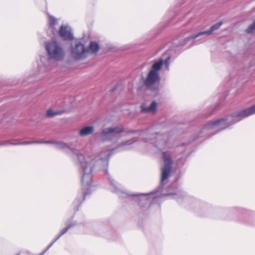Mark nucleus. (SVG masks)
Instances as JSON below:
<instances>
[{
  "instance_id": "obj_21",
  "label": "nucleus",
  "mask_w": 255,
  "mask_h": 255,
  "mask_svg": "<svg viewBox=\"0 0 255 255\" xmlns=\"http://www.w3.org/2000/svg\"><path fill=\"white\" fill-rule=\"evenodd\" d=\"M83 157H83V155L82 154H80V155H79V156H78V158H79V159H80L81 158H83Z\"/></svg>"
},
{
  "instance_id": "obj_11",
  "label": "nucleus",
  "mask_w": 255,
  "mask_h": 255,
  "mask_svg": "<svg viewBox=\"0 0 255 255\" xmlns=\"http://www.w3.org/2000/svg\"><path fill=\"white\" fill-rule=\"evenodd\" d=\"M164 61L163 59H160L159 60L155 61L151 67V69L149 71H152L155 73H159V71L162 68L163 65Z\"/></svg>"
},
{
  "instance_id": "obj_16",
  "label": "nucleus",
  "mask_w": 255,
  "mask_h": 255,
  "mask_svg": "<svg viewBox=\"0 0 255 255\" xmlns=\"http://www.w3.org/2000/svg\"><path fill=\"white\" fill-rule=\"evenodd\" d=\"M61 112H54L52 110H48L46 112V116L47 117H53L56 115L60 114Z\"/></svg>"
},
{
  "instance_id": "obj_3",
  "label": "nucleus",
  "mask_w": 255,
  "mask_h": 255,
  "mask_svg": "<svg viewBox=\"0 0 255 255\" xmlns=\"http://www.w3.org/2000/svg\"><path fill=\"white\" fill-rule=\"evenodd\" d=\"M46 49L50 58L57 60H61L64 57L65 53L60 44L52 40L46 44Z\"/></svg>"
},
{
  "instance_id": "obj_7",
  "label": "nucleus",
  "mask_w": 255,
  "mask_h": 255,
  "mask_svg": "<svg viewBox=\"0 0 255 255\" xmlns=\"http://www.w3.org/2000/svg\"><path fill=\"white\" fill-rule=\"evenodd\" d=\"M125 131L124 127L123 125H119L115 128H106L104 129L102 134L104 137H107L108 135L114 136L115 134H120Z\"/></svg>"
},
{
  "instance_id": "obj_20",
  "label": "nucleus",
  "mask_w": 255,
  "mask_h": 255,
  "mask_svg": "<svg viewBox=\"0 0 255 255\" xmlns=\"http://www.w3.org/2000/svg\"><path fill=\"white\" fill-rule=\"evenodd\" d=\"M135 132V131L132 130H127V131H126V132H127V133H133V132Z\"/></svg>"
},
{
  "instance_id": "obj_19",
  "label": "nucleus",
  "mask_w": 255,
  "mask_h": 255,
  "mask_svg": "<svg viewBox=\"0 0 255 255\" xmlns=\"http://www.w3.org/2000/svg\"><path fill=\"white\" fill-rule=\"evenodd\" d=\"M42 143V142H38V141H31V142H24V144H30V143Z\"/></svg>"
},
{
  "instance_id": "obj_5",
  "label": "nucleus",
  "mask_w": 255,
  "mask_h": 255,
  "mask_svg": "<svg viewBox=\"0 0 255 255\" xmlns=\"http://www.w3.org/2000/svg\"><path fill=\"white\" fill-rule=\"evenodd\" d=\"M160 80L159 73L149 71L144 80V85L147 89L150 90H156L158 88Z\"/></svg>"
},
{
  "instance_id": "obj_2",
  "label": "nucleus",
  "mask_w": 255,
  "mask_h": 255,
  "mask_svg": "<svg viewBox=\"0 0 255 255\" xmlns=\"http://www.w3.org/2000/svg\"><path fill=\"white\" fill-rule=\"evenodd\" d=\"M255 114V105L247 108L242 111H238L228 116L225 118L209 122L204 126V128L211 129L217 128H225L228 125H232L242 120L248 116Z\"/></svg>"
},
{
  "instance_id": "obj_1",
  "label": "nucleus",
  "mask_w": 255,
  "mask_h": 255,
  "mask_svg": "<svg viewBox=\"0 0 255 255\" xmlns=\"http://www.w3.org/2000/svg\"><path fill=\"white\" fill-rule=\"evenodd\" d=\"M81 164L83 169L84 174L81 179L82 191L78 193L73 202V210L76 212L79 210L87 195L91 193L92 171L91 164L87 161L81 162Z\"/></svg>"
},
{
  "instance_id": "obj_14",
  "label": "nucleus",
  "mask_w": 255,
  "mask_h": 255,
  "mask_svg": "<svg viewBox=\"0 0 255 255\" xmlns=\"http://www.w3.org/2000/svg\"><path fill=\"white\" fill-rule=\"evenodd\" d=\"M89 50L93 53L98 52L99 50L98 44L95 42H91L89 45Z\"/></svg>"
},
{
  "instance_id": "obj_10",
  "label": "nucleus",
  "mask_w": 255,
  "mask_h": 255,
  "mask_svg": "<svg viewBox=\"0 0 255 255\" xmlns=\"http://www.w3.org/2000/svg\"><path fill=\"white\" fill-rule=\"evenodd\" d=\"M140 108L143 113H152L154 114L156 111L157 103L155 101H153L149 107H146L145 104H142Z\"/></svg>"
},
{
  "instance_id": "obj_8",
  "label": "nucleus",
  "mask_w": 255,
  "mask_h": 255,
  "mask_svg": "<svg viewBox=\"0 0 255 255\" xmlns=\"http://www.w3.org/2000/svg\"><path fill=\"white\" fill-rule=\"evenodd\" d=\"M58 34L60 37L65 40H70L73 38V35L69 28L65 25L61 26L58 31Z\"/></svg>"
},
{
  "instance_id": "obj_4",
  "label": "nucleus",
  "mask_w": 255,
  "mask_h": 255,
  "mask_svg": "<svg viewBox=\"0 0 255 255\" xmlns=\"http://www.w3.org/2000/svg\"><path fill=\"white\" fill-rule=\"evenodd\" d=\"M163 159L164 165L161 168L162 175L161 181L162 182H163L168 178L171 172V166L173 164L172 158L168 152H163Z\"/></svg>"
},
{
  "instance_id": "obj_22",
  "label": "nucleus",
  "mask_w": 255,
  "mask_h": 255,
  "mask_svg": "<svg viewBox=\"0 0 255 255\" xmlns=\"http://www.w3.org/2000/svg\"><path fill=\"white\" fill-rule=\"evenodd\" d=\"M44 143H51V142L50 141H46V142H45Z\"/></svg>"
},
{
  "instance_id": "obj_17",
  "label": "nucleus",
  "mask_w": 255,
  "mask_h": 255,
  "mask_svg": "<svg viewBox=\"0 0 255 255\" xmlns=\"http://www.w3.org/2000/svg\"><path fill=\"white\" fill-rule=\"evenodd\" d=\"M246 31L248 33L255 32V20L254 21L253 23L247 29Z\"/></svg>"
},
{
  "instance_id": "obj_15",
  "label": "nucleus",
  "mask_w": 255,
  "mask_h": 255,
  "mask_svg": "<svg viewBox=\"0 0 255 255\" xmlns=\"http://www.w3.org/2000/svg\"><path fill=\"white\" fill-rule=\"evenodd\" d=\"M72 225L70 224L65 228H63L60 232L58 236L55 239V240L52 243L51 245L53 244L56 240L60 238L63 235H64L68 230L72 227Z\"/></svg>"
},
{
  "instance_id": "obj_6",
  "label": "nucleus",
  "mask_w": 255,
  "mask_h": 255,
  "mask_svg": "<svg viewBox=\"0 0 255 255\" xmlns=\"http://www.w3.org/2000/svg\"><path fill=\"white\" fill-rule=\"evenodd\" d=\"M88 53L89 50L86 49L84 45L80 42L76 43L71 50L72 56L77 60L84 58Z\"/></svg>"
},
{
  "instance_id": "obj_12",
  "label": "nucleus",
  "mask_w": 255,
  "mask_h": 255,
  "mask_svg": "<svg viewBox=\"0 0 255 255\" xmlns=\"http://www.w3.org/2000/svg\"><path fill=\"white\" fill-rule=\"evenodd\" d=\"M94 131V128L92 127H86L82 128L79 134L81 136H83L91 134Z\"/></svg>"
},
{
  "instance_id": "obj_13",
  "label": "nucleus",
  "mask_w": 255,
  "mask_h": 255,
  "mask_svg": "<svg viewBox=\"0 0 255 255\" xmlns=\"http://www.w3.org/2000/svg\"><path fill=\"white\" fill-rule=\"evenodd\" d=\"M57 19H55L53 16H50L49 19L48 24L50 28L52 29V32L53 34H55L56 32L55 29V25L57 24Z\"/></svg>"
},
{
  "instance_id": "obj_23",
  "label": "nucleus",
  "mask_w": 255,
  "mask_h": 255,
  "mask_svg": "<svg viewBox=\"0 0 255 255\" xmlns=\"http://www.w3.org/2000/svg\"><path fill=\"white\" fill-rule=\"evenodd\" d=\"M20 255V253H18L17 254H16V255Z\"/></svg>"
},
{
  "instance_id": "obj_18",
  "label": "nucleus",
  "mask_w": 255,
  "mask_h": 255,
  "mask_svg": "<svg viewBox=\"0 0 255 255\" xmlns=\"http://www.w3.org/2000/svg\"><path fill=\"white\" fill-rule=\"evenodd\" d=\"M134 141H132V140H127L126 141L123 142L121 144L122 145H129L131 143H132Z\"/></svg>"
},
{
  "instance_id": "obj_9",
  "label": "nucleus",
  "mask_w": 255,
  "mask_h": 255,
  "mask_svg": "<svg viewBox=\"0 0 255 255\" xmlns=\"http://www.w3.org/2000/svg\"><path fill=\"white\" fill-rule=\"evenodd\" d=\"M222 24H223L222 22H218V23L215 24L214 25H212L211 27L210 30L199 32L197 34L194 35V36L191 37L190 38H191L193 39H195L196 38L198 37L199 36L204 35V34L210 35V34H212L214 31L219 29L220 27V26L222 25Z\"/></svg>"
}]
</instances>
